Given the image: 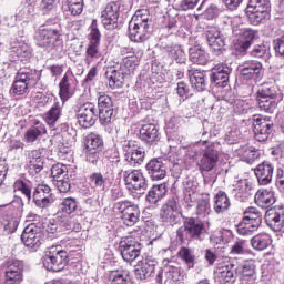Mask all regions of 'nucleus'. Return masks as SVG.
Wrapping results in <instances>:
<instances>
[{
    "mask_svg": "<svg viewBox=\"0 0 284 284\" xmlns=\"http://www.w3.org/2000/svg\"><path fill=\"white\" fill-rule=\"evenodd\" d=\"M114 210L121 214L120 219L128 227H133V225H136V222L141 219V210L139 209V205L128 200L116 202L114 204Z\"/></svg>",
    "mask_w": 284,
    "mask_h": 284,
    "instance_id": "5",
    "label": "nucleus"
},
{
    "mask_svg": "<svg viewBox=\"0 0 284 284\" xmlns=\"http://www.w3.org/2000/svg\"><path fill=\"white\" fill-rule=\"evenodd\" d=\"M163 281L164 284H185V275L176 266H165Z\"/></svg>",
    "mask_w": 284,
    "mask_h": 284,
    "instance_id": "28",
    "label": "nucleus"
},
{
    "mask_svg": "<svg viewBox=\"0 0 284 284\" xmlns=\"http://www.w3.org/2000/svg\"><path fill=\"white\" fill-rule=\"evenodd\" d=\"M230 197L224 191H220L215 195V212L216 214H223L230 210Z\"/></svg>",
    "mask_w": 284,
    "mask_h": 284,
    "instance_id": "42",
    "label": "nucleus"
},
{
    "mask_svg": "<svg viewBox=\"0 0 284 284\" xmlns=\"http://www.w3.org/2000/svg\"><path fill=\"white\" fill-rule=\"evenodd\" d=\"M240 74L245 81H256L263 74V63L258 60H246L240 65Z\"/></svg>",
    "mask_w": 284,
    "mask_h": 284,
    "instance_id": "14",
    "label": "nucleus"
},
{
    "mask_svg": "<svg viewBox=\"0 0 284 284\" xmlns=\"http://www.w3.org/2000/svg\"><path fill=\"white\" fill-rule=\"evenodd\" d=\"M189 79L191 85L197 92H203L207 88V82L205 81V72L199 71L196 69L189 70Z\"/></svg>",
    "mask_w": 284,
    "mask_h": 284,
    "instance_id": "32",
    "label": "nucleus"
},
{
    "mask_svg": "<svg viewBox=\"0 0 284 284\" xmlns=\"http://www.w3.org/2000/svg\"><path fill=\"white\" fill-rule=\"evenodd\" d=\"M122 150L124 152V159L130 165L136 166L143 163L145 151L139 146V142L133 140L124 141Z\"/></svg>",
    "mask_w": 284,
    "mask_h": 284,
    "instance_id": "11",
    "label": "nucleus"
},
{
    "mask_svg": "<svg viewBox=\"0 0 284 284\" xmlns=\"http://www.w3.org/2000/svg\"><path fill=\"white\" fill-rule=\"evenodd\" d=\"M272 243V239L270 237V234L262 233L258 235H255L251 240L252 247L254 250H257L258 252H263V250H267Z\"/></svg>",
    "mask_w": 284,
    "mask_h": 284,
    "instance_id": "41",
    "label": "nucleus"
},
{
    "mask_svg": "<svg viewBox=\"0 0 284 284\" xmlns=\"http://www.w3.org/2000/svg\"><path fill=\"white\" fill-rule=\"evenodd\" d=\"M90 43L97 45L101 44V31H99L97 20H93L91 23Z\"/></svg>",
    "mask_w": 284,
    "mask_h": 284,
    "instance_id": "59",
    "label": "nucleus"
},
{
    "mask_svg": "<svg viewBox=\"0 0 284 284\" xmlns=\"http://www.w3.org/2000/svg\"><path fill=\"white\" fill-rule=\"evenodd\" d=\"M124 185L128 190L135 192H145L148 190V179L141 170H129L123 172Z\"/></svg>",
    "mask_w": 284,
    "mask_h": 284,
    "instance_id": "8",
    "label": "nucleus"
},
{
    "mask_svg": "<svg viewBox=\"0 0 284 284\" xmlns=\"http://www.w3.org/2000/svg\"><path fill=\"white\" fill-rule=\"evenodd\" d=\"M89 179H90L91 186L94 190H104L105 189V178H103V174H101L99 172L92 173Z\"/></svg>",
    "mask_w": 284,
    "mask_h": 284,
    "instance_id": "54",
    "label": "nucleus"
},
{
    "mask_svg": "<svg viewBox=\"0 0 284 284\" xmlns=\"http://www.w3.org/2000/svg\"><path fill=\"white\" fill-rule=\"evenodd\" d=\"M72 73L67 72L59 83V95L62 103H65L70 97H72Z\"/></svg>",
    "mask_w": 284,
    "mask_h": 284,
    "instance_id": "35",
    "label": "nucleus"
},
{
    "mask_svg": "<svg viewBox=\"0 0 284 284\" xmlns=\"http://www.w3.org/2000/svg\"><path fill=\"white\" fill-rule=\"evenodd\" d=\"M79 207V201L75 197H64L61 202V210L65 214H73Z\"/></svg>",
    "mask_w": 284,
    "mask_h": 284,
    "instance_id": "50",
    "label": "nucleus"
},
{
    "mask_svg": "<svg viewBox=\"0 0 284 284\" xmlns=\"http://www.w3.org/2000/svg\"><path fill=\"white\" fill-rule=\"evenodd\" d=\"M129 37L134 43H143L150 37V24H130Z\"/></svg>",
    "mask_w": 284,
    "mask_h": 284,
    "instance_id": "24",
    "label": "nucleus"
},
{
    "mask_svg": "<svg viewBox=\"0 0 284 284\" xmlns=\"http://www.w3.org/2000/svg\"><path fill=\"white\" fill-rule=\"evenodd\" d=\"M65 102L62 101H54L53 105L50 110L44 114V121L47 125L50 128H54L57 125V121L61 119V114H63V104Z\"/></svg>",
    "mask_w": 284,
    "mask_h": 284,
    "instance_id": "30",
    "label": "nucleus"
},
{
    "mask_svg": "<svg viewBox=\"0 0 284 284\" xmlns=\"http://www.w3.org/2000/svg\"><path fill=\"white\" fill-rule=\"evenodd\" d=\"M51 174H52L54 181L65 179V176H68V166L63 165L61 163H58L52 166Z\"/></svg>",
    "mask_w": 284,
    "mask_h": 284,
    "instance_id": "55",
    "label": "nucleus"
},
{
    "mask_svg": "<svg viewBox=\"0 0 284 284\" xmlns=\"http://www.w3.org/2000/svg\"><path fill=\"white\" fill-rule=\"evenodd\" d=\"M214 71L215 88H227L232 69L227 64L221 63L215 65Z\"/></svg>",
    "mask_w": 284,
    "mask_h": 284,
    "instance_id": "27",
    "label": "nucleus"
},
{
    "mask_svg": "<svg viewBox=\"0 0 284 284\" xmlns=\"http://www.w3.org/2000/svg\"><path fill=\"white\" fill-rule=\"evenodd\" d=\"M14 192H21L24 194L27 199H31L32 190L30 189V184L23 180H17L13 184Z\"/></svg>",
    "mask_w": 284,
    "mask_h": 284,
    "instance_id": "53",
    "label": "nucleus"
},
{
    "mask_svg": "<svg viewBox=\"0 0 284 284\" xmlns=\"http://www.w3.org/2000/svg\"><path fill=\"white\" fill-rule=\"evenodd\" d=\"M21 241L26 247L37 250L41 246V226L31 223L27 225L21 234Z\"/></svg>",
    "mask_w": 284,
    "mask_h": 284,
    "instance_id": "12",
    "label": "nucleus"
},
{
    "mask_svg": "<svg viewBox=\"0 0 284 284\" xmlns=\"http://www.w3.org/2000/svg\"><path fill=\"white\" fill-rule=\"evenodd\" d=\"M199 194H196V185L192 182H187L184 191V203L189 207H194V203H196Z\"/></svg>",
    "mask_w": 284,
    "mask_h": 284,
    "instance_id": "46",
    "label": "nucleus"
},
{
    "mask_svg": "<svg viewBox=\"0 0 284 284\" xmlns=\"http://www.w3.org/2000/svg\"><path fill=\"white\" fill-rule=\"evenodd\" d=\"M150 11L148 9H139L132 17L130 24L135 26H150Z\"/></svg>",
    "mask_w": 284,
    "mask_h": 284,
    "instance_id": "45",
    "label": "nucleus"
},
{
    "mask_svg": "<svg viewBox=\"0 0 284 284\" xmlns=\"http://www.w3.org/2000/svg\"><path fill=\"white\" fill-rule=\"evenodd\" d=\"M140 139L148 145H156L161 141V133L154 123H146L140 129Z\"/></svg>",
    "mask_w": 284,
    "mask_h": 284,
    "instance_id": "21",
    "label": "nucleus"
},
{
    "mask_svg": "<svg viewBox=\"0 0 284 284\" xmlns=\"http://www.w3.org/2000/svg\"><path fill=\"white\" fill-rule=\"evenodd\" d=\"M93 59H99V44L90 43L89 47L87 48L85 63L90 65Z\"/></svg>",
    "mask_w": 284,
    "mask_h": 284,
    "instance_id": "62",
    "label": "nucleus"
},
{
    "mask_svg": "<svg viewBox=\"0 0 284 284\" xmlns=\"http://www.w3.org/2000/svg\"><path fill=\"white\" fill-rule=\"evenodd\" d=\"M146 172L150 174L152 181H162L168 174V166L162 159H152L146 164Z\"/></svg>",
    "mask_w": 284,
    "mask_h": 284,
    "instance_id": "22",
    "label": "nucleus"
},
{
    "mask_svg": "<svg viewBox=\"0 0 284 284\" xmlns=\"http://www.w3.org/2000/svg\"><path fill=\"white\" fill-rule=\"evenodd\" d=\"M37 73L30 69H21L16 75V81L30 85V81H33Z\"/></svg>",
    "mask_w": 284,
    "mask_h": 284,
    "instance_id": "52",
    "label": "nucleus"
},
{
    "mask_svg": "<svg viewBox=\"0 0 284 284\" xmlns=\"http://www.w3.org/2000/svg\"><path fill=\"white\" fill-rule=\"evenodd\" d=\"M103 148V139L97 133H90L87 136L85 150H93L101 152Z\"/></svg>",
    "mask_w": 284,
    "mask_h": 284,
    "instance_id": "48",
    "label": "nucleus"
},
{
    "mask_svg": "<svg viewBox=\"0 0 284 284\" xmlns=\"http://www.w3.org/2000/svg\"><path fill=\"white\" fill-rule=\"evenodd\" d=\"M98 110H99V120L102 125H106L112 121L114 115V108L112 104V98L108 94H100L98 98Z\"/></svg>",
    "mask_w": 284,
    "mask_h": 284,
    "instance_id": "16",
    "label": "nucleus"
},
{
    "mask_svg": "<svg viewBox=\"0 0 284 284\" xmlns=\"http://www.w3.org/2000/svg\"><path fill=\"white\" fill-rule=\"evenodd\" d=\"M246 243L247 242H245V240L236 241L231 247V254H236V255L245 254L247 252Z\"/></svg>",
    "mask_w": 284,
    "mask_h": 284,
    "instance_id": "63",
    "label": "nucleus"
},
{
    "mask_svg": "<svg viewBox=\"0 0 284 284\" xmlns=\"http://www.w3.org/2000/svg\"><path fill=\"white\" fill-rule=\"evenodd\" d=\"M239 156L248 165H252L256 159H258V153L252 148H244L239 151Z\"/></svg>",
    "mask_w": 284,
    "mask_h": 284,
    "instance_id": "51",
    "label": "nucleus"
},
{
    "mask_svg": "<svg viewBox=\"0 0 284 284\" xmlns=\"http://www.w3.org/2000/svg\"><path fill=\"white\" fill-rule=\"evenodd\" d=\"M189 59L196 65H205L210 60V55L201 47L195 45L189 49Z\"/></svg>",
    "mask_w": 284,
    "mask_h": 284,
    "instance_id": "38",
    "label": "nucleus"
},
{
    "mask_svg": "<svg viewBox=\"0 0 284 284\" xmlns=\"http://www.w3.org/2000/svg\"><path fill=\"white\" fill-rule=\"evenodd\" d=\"M23 281V262H9L6 270V284H21Z\"/></svg>",
    "mask_w": 284,
    "mask_h": 284,
    "instance_id": "19",
    "label": "nucleus"
},
{
    "mask_svg": "<svg viewBox=\"0 0 284 284\" xmlns=\"http://www.w3.org/2000/svg\"><path fill=\"white\" fill-rule=\"evenodd\" d=\"M254 39H256V31L252 29H244L235 44V50L240 52V54H246Z\"/></svg>",
    "mask_w": 284,
    "mask_h": 284,
    "instance_id": "26",
    "label": "nucleus"
},
{
    "mask_svg": "<svg viewBox=\"0 0 284 284\" xmlns=\"http://www.w3.org/2000/svg\"><path fill=\"white\" fill-rule=\"evenodd\" d=\"M156 267V261L145 258L138 262L135 268V277L139 281H148V278L154 275V268Z\"/></svg>",
    "mask_w": 284,
    "mask_h": 284,
    "instance_id": "23",
    "label": "nucleus"
},
{
    "mask_svg": "<svg viewBox=\"0 0 284 284\" xmlns=\"http://www.w3.org/2000/svg\"><path fill=\"white\" fill-rule=\"evenodd\" d=\"M141 244L136 241V237L128 236L120 242V252L123 261L126 263H132L141 256Z\"/></svg>",
    "mask_w": 284,
    "mask_h": 284,
    "instance_id": "9",
    "label": "nucleus"
},
{
    "mask_svg": "<svg viewBox=\"0 0 284 284\" xmlns=\"http://www.w3.org/2000/svg\"><path fill=\"white\" fill-rule=\"evenodd\" d=\"M29 84H26L23 82H19L18 80H14L12 84V92L13 94H17L18 97H21L28 92Z\"/></svg>",
    "mask_w": 284,
    "mask_h": 284,
    "instance_id": "64",
    "label": "nucleus"
},
{
    "mask_svg": "<svg viewBox=\"0 0 284 284\" xmlns=\"http://www.w3.org/2000/svg\"><path fill=\"white\" fill-rule=\"evenodd\" d=\"M69 12L73 17H79L83 12V0H67Z\"/></svg>",
    "mask_w": 284,
    "mask_h": 284,
    "instance_id": "56",
    "label": "nucleus"
},
{
    "mask_svg": "<svg viewBox=\"0 0 284 284\" xmlns=\"http://www.w3.org/2000/svg\"><path fill=\"white\" fill-rule=\"evenodd\" d=\"M265 221L273 232H281L284 227V207L278 206L266 211Z\"/></svg>",
    "mask_w": 284,
    "mask_h": 284,
    "instance_id": "18",
    "label": "nucleus"
},
{
    "mask_svg": "<svg viewBox=\"0 0 284 284\" xmlns=\"http://www.w3.org/2000/svg\"><path fill=\"white\" fill-rule=\"evenodd\" d=\"M214 0H203L201 6L197 8V10H203V8H206L205 10V18L209 21H212L214 19Z\"/></svg>",
    "mask_w": 284,
    "mask_h": 284,
    "instance_id": "60",
    "label": "nucleus"
},
{
    "mask_svg": "<svg viewBox=\"0 0 284 284\" xmlns=\"http://www.w3.org/2000/svg\"><path fill=\"white\" fill-rule=\"evenodd\" d=\"M111 284H130L132 283V273L128 268H120L109 273Z\"/></svg>",
    "mask_w": 284,
    "mask_h": 284,
    "instance_id": "34",
    "label": "nucleus"
},
{
    "mask_svg": "<svg viewBox=\"0 0 284 284\" xmlns=\"http://www.w3.org/2000/svg\"><path fill=\"white\" fill-rule=\"evenodd\" d=\"M214 52L217 57L225 52V39L221 36V32L214 33Z\"/></svg>",
    "mask_w": 284,
    "mask_h": 284,
    "instance_id": "57",
    "label": "nucleus"
},
{
    "mask_svg": "<svg viewBox=\"0 0 284 284\" xmlns=\"http://www.w3.org/2000/svg\"><path fill=\"white\" fill-rule=\"evenodd\" d=\"M33 201L38 207H48L54 203V195L52 189L48 184H40L33 193Z\"/></svg>",
    "mask_w": 284,
    "mask_h": 284,
    "instance_id": "17",
    "label": "nucleus"
},
{
    "mask_svg": "<svg viewBox=\"0 0 284 284\" xmlns=\"http://www.w3.org/2000/svg\"><path fill=\"white\" fill-rule=\"evenodd\" d=\"M77 116L81 128H92V125L97 123V119H99V114H97V106L87 102L79 108Z\"/></svg>",
    "mask_w": 284,
    "mask_h": 284,
    "instance_id": "13",
    "label": "nucleus"
},
{
    "mask_svg": "<svg viewBox=\"0 0 284 284\" xmlns=\"http://www.w3.org/2000/svg\"><path fill=\"white\" fill-rule=\"evenodd\" d=\"M239 139H241V132L239 131V128L236 125H227L225 128V135L224 140L229 145H234V143L239 142Z\"/></svg>",
    "mask_w": 284,
    "mask_h": 284,
    "instance_id": "49",
    "label": "nucleus"
},
{
    "mask_svg": "<svg viewBox=\"0 0 284 284\" xmlns=\"http://www.w3.org/2000/svg\"><path fill=\"white\" fill-rule=\"evenodd\" d=\"M61 30L54 28H41L36 34V43L39 48L45 50H62L63 40L61 39Z\"/></svg>",
    "mask_w": 284,
    "mask_h": 284,
    "instance_id": "2",
    "label": "nucleus"
},
{
    "mask_svg": "<svg viewBox=\"0 0 284 284\" xmlns=\"http://www.w3.org/2000/svg\"><path fill=\"white\" fill-rule=\"evenodd\" d=\"M185 221L192 239H199V236L205 232L203 223L197 222L194 217H186Z\"/></svg>",
    "mask_w": 284,
    "mask_h": 284,
    "instance_id": "43",
    "label": "nucleus"
},
{
    "mask_svg": "<svg viewBox=\"0 0 284 284\" xmlns=\"http://www.w3.org/2000/svg\"><path fill=\"white\" fill-rule=\"evenodd\" d=\"M160 221L166 225H179L181 216H179V197H170L160 210Z\"/></svg>",
    "mask_w": 284,
    "mask_h": 284,
    "instance_id": "7",
    "label": "nucleus"
},
{
    "mask_svg": "<svg viewBox=\"0 0 284 284\" xmlns=\"http://www.w3.org/2000/svg\"><path fill=\"white\" fill-rule=\"evenodd\" d=\"M255 203L262 210H268L276 203V195L272 190L261 189L255 193Z\"/></svg>",
    "mask_w": 284,
    "mask_h": 284,
    "instance_id": "25",
    "label": "nucleus"
},
{
    "mask_svg": "<svg viewBox=\"0 0 284 284\" xmlns=\"http://www.w3.org/2000/svg\"><path fill=\"white\" fill-rule=\"evenodd\" d=\"M43 265L49 272H61L68 265V252L52 246L45 254Z\"/></svg>",
    "mask_w": 284,
    "mask_h": 284,
    "instance_id": "6",
    "label": "nucleus"
},
{
    "mask_svg": "<svg viewBox=\"0 0 284 284\" xmlns=\"http://www.w3.org/2000/svg\"><path fill=\"white\" fill-rule=\"evenodd\" d=\"M268 10L270 0H248L245 13L252 26H260L270 19Z\"/></svg>",
    "mask_w": 284,
    "mask_h": 284,
    "instance_id": "4",
    "label": "nucleus"
},
{
    "mask_svg": "<svg viewBox=\"0 0 284 284\" xmlns=\"http://www.w3.org/2000/svg\"><path fill=\"white\" fill-rule=\"evenodd\" d=\"M254 172L260 185H270L272 179H274V164L264 161L254 169Z\"/></svg>",
    "mask_w": 284,
    "mask_h": 284,
    "instance_id": "20",
    "label": "nucleus"
},
{
    "mask_svg": "<svg viewBox=\"0 0 284 284\" xmlns=\"http://www.w3.org/2000/svg\"><path fill=\"white\" fill-rule=\"evenodd\" d=\"M28 169L30 174H39L43 170V158H41V151L31 150L27 151Z\"/></svg>",
    "mask_w": 284,
    "mask_h": 284,
    "instance_id": "29",
    "label": "nucleus"
},
{
    "mask_svg": "<svg viewBox=\"0 0 284 284\" xmlns=\"http://www.w3.org/2000/svg\"><path fill=\"white\" fill-rule=\"evenodd\" d=\"M263 223V214L256 207H247L244 212L242 222L237 224V233L241 236H252Z\"/></svg>",
    "mask_w": 284,
    "mask_h": 284,
    "instance_id": "3",
    "label": "nucleus"
},
{
    "mask_svg": "<svg viewBox=\"0 0 284 284\" xmlns=\"http://www.w3.org/2000/svg\"><path fill=\"white\" fill-rule=\"evenodd\" d=\"M34 19V7L31 4L24 6L16 13V21H22V28H26L28 23L32 22Z\"/></svg>",
    "mask_w": 284,
    "mask_h": 284,
    "instance_id": "39",
    "label": "nucleus"
},
{
    "mask_svg": "<svg viewBox=\"0 0 284 284\" xmlns=\"http://www.w3.org/2000/svg\"><path fill=\"white\" fill-rule=\"evenodd\" d=\"M105 77L109 80L110 88L113 90H115V88H123V79L125 75L121 69L116 67H110L105 71Z\"/></svg>",
    "mask_w": 284,
    "mask_h": 284,
    "instance_id": "31",
    "label": "nucleus"
},
{
    "mask_svg": "<svg viewBox=\"0 0 284 284\" xmlns=\"http://www.w3.org/2000/svg\"><path fill=\"white\" fill-rule=\"evenodd\" d=\"M11 52L17 57L27 58L32 54V49L26 42H11Z\"/></svg>",
    "mask_w": 284,
    "mask_h": 284,
    "instance_id": "47",
    "label": "nucleus"
},
{
    "mask_svg": "<svg viewBox=\"0 0 284 284\" xmlns=\"http://www.w3.org/2000/svg\"><path fill=\"white\" fill-rule=\"evenodd\" d=\"M257 105L262 112L272 114L278 105V87L265 82L260 85L256 97Z\"/></svg>",
    "mask_w": 284,
    "mask_h": 284,
    "instance_id": "1",
    "label": "nucleus"
},
{
    "mask_svg": "<svg viewBox=\"0 0 284 284\" xmlns=\"http://www.w3.org/2000/svg\"><path fill=\"white\" fill-rule=\"evenodd\" d=\"M101 19L105 30H116L119 28V4L109 2L101 13Z\"/></svg>",
    "mask_w": 284,
    "mask_h": 284,
    "instance_id": "15",
    "label": "nucleus"
},
{
    "mask_svg": "<svg viewBox=\"0 0 284 284\" xmlns=\"http://www.w3.org/2000/svg\"><path fill=\"white\" fill-rule=\"evenodd\" d=\"M169 57L171 59H174L176 63H185L187 61V55H185V51L183 50V47L179 44H174L171 47H168Z\"/></svg>",
    "mask_w": 284,
    "mask_h": 284,
    "instance_id": "44",
    "label": "nucleus"
},
{
    "mask_svg": "<svg viewBox=\"0 0 284 284\" xmlns=\"http://www.w3.org/2000/svg\"><path fill=\"white\" fill-rule=\"evenodd\" d=\"M48 130L45 129V124L41 122H36L33 126L29 128L24 133L26 143H34L37 139L47 134Z\"/></svg>",
    "mask_w": 284,
    "mask_h": 284,
    "instance_id": "36",
    "label": "nucleus"
},
{
    "mask_svg": "<svg viewBox=\"0 0 284 284\" xmlns=\"http://www.w3.org/2000/svg\"><path fill=\"white\" fill-rule=\"evenodd\" d=\"M165 194H168V187L165 186V184L153 185L148 192L146 201L152 205H156V203H159L161 199L165 197Z\"/></svg>",
    "mask_w": 284,
    "mask_h": 284,
    "instance_id": "37",
    "label": "nucleus"
},
{
    "mask_svg": "<svg viewBox=\"0 0 284 284\" xmlns=\"http://www.w3.org/2000/svg\"><path fill=\"white\" fill-rule=\"evenodd\" d=\"M235 199L240 201L241 203H245L247 199H250V192H252V183H250V180H239L235 184Z\"/></svg>",
    "mask_w": 284,
    "mask_h": 284,
    "instance_id": "33",
    "label": "nucleus"
},
{
    "mask_svg": "<svg viewBox=\"0 0 284 284\" xmlns=\"http://www.w3.org/2000/svg\"><path fill=\"white\" fill-rule=\"evenodd\" d=\"M273 129L274 122H272L271 118H263L262 115L253 116V132L256 141H267L272 134Z\"/></svg>",
    "mask_w": 284,
    "mask_h": 284,
    "instance_id": "10",
    "label": "nucleus"
},
{
    "mask_svg": "<svg viewBox=\"0 0 284 284\" xmlns=\"http://www.w3.org/2000/svg\"><path fill=\"white\" fill-rule=\"evenodd\" d=\"M19 227V222L13 216L2 217L0 220V234L8 236V234H14Z\"/></svg>",
    "mask_w": 284,
    "mask_h": 284,
    "instance_id": "40",
    "label": "nucleus"
},
{
    "mask_svg": "<svg viewBox=\"0 0 284 284\" xmlns=\"http://www.w3.org/2000/svg\"><path fill=\"white\" fill-rule=\"evenodd\" d=\"M212 209H210V202L207 200H200L197 202L196 214L197 216H210Z\"/></svg>",
    "mask_w": 284,
    "mask_h": 284,
    "instance_id": "58",
    "label": "nucleus"
},
{
    "mask_svg": "<svg viewBox=\"0 0 284 284\" xmlns=\"http://www.w3.org/2000/svg\"><path fill=\"white\" fill-rule=\"evenodd\" d=\"M178 239L181 241V243H185V241L192 240V234L190 233V227H187V222L184 220L183 226L178 229Z\"/></svg>",
    "mask_w": 284,
    "mask_h": 284,
    "instance_id": "61",
    "label": "nucleus"
}]
</instances>
